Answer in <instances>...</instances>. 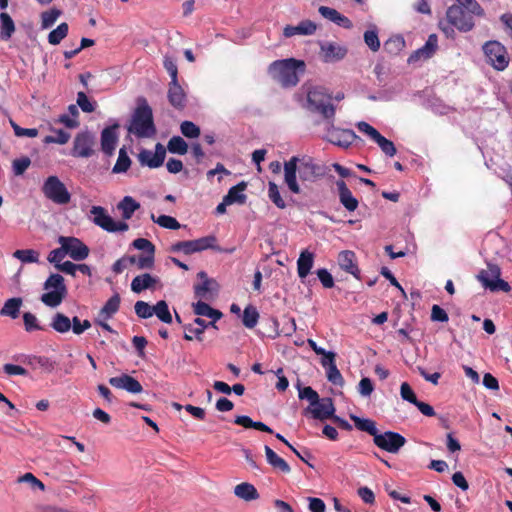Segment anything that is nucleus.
Listing matches in <instances>:
<instances>
[{"mask_svg":"<svg viewBox=\"0 0 512 512\" xmlns=\"http://www.w3.org/2000/svg\"><path fill=\"white\" fill-rule=\"evenodd\" d=\"M151 219L154 223L158 224L162 228L177 230L181 228V224L176 218L169 215H160L155 218L154 214H151Z\"/></svg>","mask_w":512,"mask_h":512,"instance_id":"nucleus-50","label":"nucleus"},{"mask_svg":"<svg viewBox=\"0 0 512 512\" xmlns=\"http://www.w3.org/2000/svg\"><path fill=\"white\" fill-rule=\"evenodd\" d=\"M128 131L138 138H150L157 132L153 110L144 96L136 98V107L132 113Z\"/></svg>","mask_w":512,"mask_h":512,"instance_id":"nucleus-3","label":"nucleus"},{"mask_svg":"<svg viewBox=\"0 0 512 512\" xmlns=\"http://www.w3.org/2000/svg\"><path fill=\"white\" fill-rule=\"evenodd\" d=\"M326 376L327 380L334 385L342 386L344 384L343 376L336 364L326 368Z\"/></svg>","mask_w":512,"mask_h":512,"instance_id":"nucleus-60","label":"nucleus"},{"mask_svg":"<svg viewBox=\"0 0 512 512\" xmlns=\"http://www.w3.org/2000/svg\"><path fill=\"white\" fill-rule=\"evenodd\" d=\"M188 149V143L178 135L172 136L167 144V150L172 154L185 155Z\"/></svg>","mask_w":512,"mask_h":512,"instance_id":"nucleus-41","label":"nucleus"},{"mask_svg":"<svg viewBox=\"0 0 512 512\" xmlns=\"http://www.w3.org/2000/svg\"><path fill=\"white\" fill-rule=\"evenodd\" d=\"M180 131L183 136L189 139L198 138L201 134L200 127L189 120H185L180 124Z\"/></svg>","mask_w":512,"mask_h":512,"instance_id":"nucleus-51","label":"nucleus"},{"mask_svg":"<svg viewBox=\"0 0 512 512\" xmlns=\"http://www.w3.org/2000/svg\"><path fill=\"white\" fill-rule=\"evenodd\" d=\"M120 125L118 122H114L112 125L105 127L101 131L100 142L101 150L107 156L114 154L117 142H118V129Z\"/></svg>","mask_w":512,"mask_h":512,"instance_id":"nucleus-18","label":"nucleus"},{"mask_svg":"<svg viewBox=\"0 0 512 512\" xmlns=\"http://www.w3.org/2000/svg\"><path fill=\"white\" fill-rule=\"evenodd\" d=\"M31 165V159L28 156H22L13 160L12 171L15 176H21Z\"/></svg>","mask_w":512,"mask_h":512,"instance_id":"nucleus-56","label":"nucleus"},{"mask_svg":"<svg viewBox=\"0 0 512 512\" xmlns=\"http://www.w3.org/2000/svg\"><path fill=\"white\" fill-rule=\"evenodd\" d=\"M306 64L303 60L287 58L276 60L269 66V73L283 87H294L299 82V73H304Z\"/></svg>","mask_w":512,"mask_h":512,"instance_id":"nucleus-4","label":"nucleus"},{"mask_svg":"<svg viewBox=\"0 0 512 512\" xmlns=\"http://www.w3.org/2000/svg\"><path fill=\"white\" fill-rule=\"evenodd\" d=\"M359 139L358 135L352 129H341L332 126L328 129L326 140L338 147L347 149L353 142Z\"/></svg>","mask_w":512,"mask_h":512,"instance_id":"nucleus-17","label":"nucleus"},{"mask_svg":"<svg viewBox=\"0 0 512 512\" xmlns=\"http://www.w3.org/2000/svg\"><path fill=\"white\" fill-rule=\"evenodd\" d=\"M297 172L303 183H314L325 176L326 167L316 164L314 159L307 155L302 158L292 156L288 161H285L284 182L288 189L294 194H299L301 192L300 186L297 182Z\"/></svg>","mask_w":512,"mask_h":512,"instance_id":"nucleus-1","label":"nucleus"},{"mask_svg":"<svg viewBox=\"0 0 512 512\" xmlns=\"http://www.w3.org/2000/svg\"><path fill=\"white\" fill-rule=\"evenodd\" d=\"M406 46L401 34L392 35L384 42V50L390 55H398Z\"/></svg>","mask_w":512,"mask_h":512,"instance_id":"nucleus-35","label":"nucleus"},{"mask_svg":"<svg viewBox=\"0 0 512 512\" xmlns=\"http://www.w3.org/2000/svg\"><path fill=\"white\" fill-rule=\"evenodd\" d=\"M42 192L46 198L59 205H66L71 201V193L56 175L45 179Z\"/></svg>","mask_w":512,"mask_h":512,"instance_id":"nucleus-9","label":"nucleus"},{"mask_svg":"<svg viewBox=\"0 0 512 512\" xmlns=\"http://www.w3.org/2000/svg\"><path fill=\"white\" fill-rule=\"evenodd\" d=\"M234 494L236 497L244 500V501H253L260 497L255 486L248 482H242L235 486Z\"/></svg>","mask_w":512,"mask_h":512,"instance_id":"nucleus-32","label":"nucleus"},{"mask_svg":"<svg viewBox=\"0 0 512 512\" xmlns=\"http://www.w3.org/2000/svg\"><path fill=\"white\" fill-rule=\"evenodd\" d=\"M316 275L321 282L323 288L330 289L335 286L333 275L326 268H319L316 270Z\"/></svg>","mask_w":512,"mask_h":512,"instance_id":"nucleus-57","label":"nucleus"},{"mask_svg":"<svg viewBox=\"0 0 512 512\" xmlns=\"http://www.w3.org/2000/svg\"><path fill=\"white\" fill-rule=\"evenodd\" d=\"M108 382L111 386L126 390L132 394H139L143 391L141 383L129 374H122L120 376L111 377Z\"/></svg>","mask_w":512,"mask_h":512,"instance_id":"nucleus-20","label":"nucleus"},{"mask_svg":"<svg viewBox=\"0 0 512 512\" xmlns=\"http://www.w3.org/2000/svg\"><path fill=\"white\" fill-rule=\"evenodd\" d=\"M23 322L25 326V330L27 332H32L36 330H42L43 328L39 325L38 320L34 314L31 312L23 313Z\"/></svg>","mask_w":512,"mask_h":512,"instance_id":"nucleus-64","label":"nucleus"},{"mask_svg":"<svg viewBox=\"0 0 512 512\" xmlns=\"http://www.w3.org/2000/svg\"><path fill=\"white\" fill-rule=\"evenodd\" d=\"M39 252L34 249H18L13 253V257L20 260L22 263H38Z\"/></svg>","mask_w":512,"mask_h":512,"instance_id":"nucleus-46","label":"nucleus"},{"mask_svg":"<svg viewBox=\"0 0 512 512\" xmlns=\"http://www.w3.org/2000/svg\"><path fill=\"white\" fill-rule=\"evenodd\" d=\"M50 326L58 333L64 334L71 329V319L63 313L57 312L50 323Z\"/></svg>","mask_w":512,"mask_h":512,"instance_id":"nucleus-39","label":"nucleus"},{"mask_svg":"<svg viewBox=\"0 0 512 512\" xmlns=\"http://www.w3.org/2000/svg\"><path fill=\"white\" fill-rule=\"evenodd\" d=\"M0 24H1V38L3 40H9L15 32V23L12 17L6 13H0Z\"/></svg>","mask_w":512,"mask_h":512,"instance_id":"nucleus-40","label":"nucleus"},{"mask_svg":"<svg viewBox=\"0 0 512 512\" xmlns=\"http://www.w3.org/2000/svg\"><path fill=\"white\" fill-rule=\"evenodd\" d=\"M121 297L119 293L115 292L103 305L98 313V317L108 320L119 311Z\"/></svg>","mask_w":512,"mask_h":512,"instance_id":"nucleus-30","label":"nucleus"},{"mask_svg":"<svg viewBox=\"0 0 512 512\" xmlns=\"http://www.w3.org/2000/svg\"><path fill=\"white\" fill-rule=\"evenodd\" d=\"M61 15V10L57 8H52L48 11H44L41 13V27L42 29L50 28Z\"/></svg>","mask_w":512,"mask_h":512,"instance_id":"nucleus-54","label":"nucleus"},{"mask_svg":"<svg viewBox=\"0 0 512 512\" xmlns=\"http://www.w3.org/2000/svg\"><path fill=\"white\" fill-rule=\"evenodd\" d=\"M373 443L386 452L396 454L406 444V438L398 432L385 431L377 434Z\"/></svg>","mask_w":512,"mask_h":512,"instance_id":"nucleus-13","label":"nucleus"},{"mask_svg":"<svg viewBox=\"0 0 512 512\" xmlns=\"http://www.w3.org/2000/svg\"><path fill=\"white\" fill-rule=\"evenodd\" d=\"M197 278L201 282L194 285L195 297L205 300L213 299L219 290L218 282L214 278H209L205 271L198 272Z\"/></svg>","mask_w":512,"mask_h":512,"instance_id":"nucleus-16","label":"nucleus"},{"mask_svg":"<svg viewBox=\"0 0 512 512\" xmlns=\"http://www.w3.org/2000/svg\"><path fill=\"white\" fill-rule=\"evenodd\" d=\"M159 282V277L150 273H143L133 278L131 282V290L136 294H140L145 290L154 289Z\"/></svg>","mask_w":512,"mask_h":512,"instance_id":"nucleus-23","label":"nucleus"},{"mask_svg":"<svg viewBox=\"0 0 512 512\" xmlns=\"http://www.w3.org/2000/svg\"><path fill=\"white\" fill-rule=\"evenodd\" d=\"M76 103L84 113H92L97 108V102L90 99L84 91L77 93Z\"/></svg>","mask_w":512,"mask_h":512,"instance_id":"nucleus-48","label":"nucleus"},{"mask_svg":"<svg viewBox=\"0 0 512 512\" xmlns=\"http://www.w3.org/2000/svg\"><path fill=\"white\" fill-rule=\"evenodd\" d=\"M483 52L494 69L503 71L509 64V56L503 44L497 40L487 41L483 45Z\"/></svg>","mask_w":512,"mask_h":512,"instance_id":"nucleus-10","label":"nucleus"},{"mask_svg":"<svg viewBox=\"0 0 512 512\" xmlns=\"http://www.w3.org/2000/svg\"><path fill=\"white\" fill-rule=\"evenodd\" d=\"M296 388L300 400H307L309 405L317 404L320 396L311 386L302 387L300 380L297 381Z\"/></svg>","mask_w":512,"mask_h":512,"instance_id":"nucleus-42","label":"nucleus"},{"mask_svg":"<svg viewBox=\"0 0 512 512\" xmlns=\"http://www.w3.org/2000/svg\"><path fill=\"white\" fill-rule=\"evenodd\" d=\"M351 420L354 422L355 427L362 432H366L375 439L379 433L376 422L370 418H363L354 414L350 415Z\"/></svg>","mask_w":512,"mask_h":512,"instance_id":"nucleus-31","label":"nucleus"},{"mask_svg":"<svg viewBox=\"0 0 512 512\" xmlns=\"http://www.w3.org/2000/svg\"><path fill=\"white\" fill-rule=\"evenodd\" d=\"M332 95L323 86L311 87L307 92V102L312 110L318 112L326 120H333L335 116V106L329 103Z\"/></svg>","mask_w":512,"mask_h":512,"instance_id":"nucleus-6","label":"nucleus"},{"mask_svg":"<svg viewBox=\"0 0 512 512\" xmlns=\"http://www.w3.org/2000/svg\"><path fill=\"white\" fill-rule=\"evenodd\" d=\"M400 396L404 401L413 405L418 401V398L408 382H403L400 386Z\"/></svg>","mask_w":512,"mask_h":512,"instance_id":"nucleus-63","label":"nucleus"},{"mask_svg":"<svg viewBox=\"0 0 512 512\" xmlns=\"http://www.w3.org/2000/svg\"><path fill=\"white\" fill-rule=\"evenodd\" d=\"M337 260L342 270L353 275L356 279L361 280V271L357 264L355 252L343 250L338 254Z\"/></svg>","mask_w":512,"mask_h":512,"instance_id":"nucleus-21","label":"nucleus"},{"mask_svg":"<svg viewBox=\"0 0 512 512\" xmlns=\"http://www.w3.org/2000/svg\"><path fill=\"white\" fill-rule=\"evenodd\" d=\"M21 306L22 298H9L8 300L5 301L4 306L0 310V315L9 316L12 319H16L19 316Z\"/></svg>","mask_w":512,"mask_h":512,"instance_id":"nucleus-36","label":"nucleus"},{"mask_svg":"<svg viewBox=\"0 0 512 512\" xmlns=\"http://www.w3.org/2000/svg\"><path fill=\"white\" fill-rule=\"evenodd\" d=\"M43 293L40 300L48 307L55 308L59 306L68 294L64 277L59 273H51L43 284Z\"/></svg>","mask_w":512,"mask_h":512,"instance_id":"nucleus-5","label":"nucleus"},{"mask_svg":"<svg viewBox=\"0 0 512 512\" xmlns=\"http://www.w3.org/2000/svg\"><path fill=\"white\" fill-rule=\"evenodd\" d=\"M50 130L53 132H56V136L47 135L43 139V143H45V144L55 143V144L64 145L69 141V139L71 137L70 133L65 131L64 129H55L53 127H50Z\"/></svg>","mask_w":512,"mask_h":512,"instance_id":"nucleus-49","label":"nucleus"},{"mask_svg":"<svg viewBox=\"0 0 512 512\" xmlns=\"http://www.w3.org/2000/svg\"><path fill=\"white\" fill-rule=\"evenodd\" d=\"M58 243L67 249V255L74 261L85 260L89 256V247L74 236H59Z\"/></svg>","mask_w":512,"mask_h":512,"instance_id":"nucleus-15","label":"nucleus"},{"mask_svg":"<svg viewBox=\"0 0 512 512\" xmlns=\"http://www.w3.org/2000/svg\"><path fill=\"white\" fill-rule=\"evenodd\" d=\"M69 26L66 22L60 23L55 29L48 34V42L51 45H58L68 35Z\"/></svg>","mask_w":512,"mask_h":512,"instance_id":"nucleus-44","label":"nucleus"},{"mask_svg":"<svg viewBox=\"0 0 512 512\" xmlns=\"http://www.w3.org/2000/svg\"><path fill=\"white\" fill-rule=\"evenodd\" d=\"M131 164H132V160L127 153L126 147L123 146L119 150L118 159L112 168V173H114V174L126 173L129 170Z\"/></svg>","mask_w":512,"mask_h":512,"instance_id":"nucleus-38","label":"nucleus"},{"mask_svg":"<svg viewBox=\"0 0 512 512\" xmlns=\"http://www.w3.org/2000/svg\"><path fill=\"white\" fill-rule=\"evenodd\" d=\"M317 29L315 22L306 19L299 22L297 26L286 25L283 29V35L290 38L295 35H313Z\"/></svg>","mask_w":512,"mask_h":512,"instance_id":"nucleus-25","label":"nucleus"},{"mask_svg":"<svg viewBox=\"0 0 512 512\" xmlns=\"http://www.w3.org/2000/svg\"><path fill=\"white\" fill-rule=\"evenodd\" d=\"M476 277L482 286L491 292L511 290L509 283L501 278V269L497 264L488 263V271L481 270Z\"/></svg>","mask_w":512,"mask_h":512,"instance_id":"nucleus-8","label":"nucleus"},{"mask_svg":"<svg viewBox=\"0 0 512 512\" xmlns=\"http://www.w3.org/2000/svg\"><path fill=\"white\" fill-rule=\"evenodd\" d=\"M117 208L121 211L122 219L129 220L133 214L140 208V203L132 196H125L118 204Z\"/></svg>","mask_w":512,"mask_h":512,"instance_id":"nucleus-34","label":"nucleus"},{"mask_svg":"<svg viewBox=\"0 0 512 512\" xmlns=\"http://www.w3.org/2000/svg\"><path fill=\"white\" fill-rule=\"evenodd\" d=\"M248 183L246 181H240L236 185L232 186L224 198L230 205L239 204L243 205L247 201V195L244 191L247 189Z\"/></svg>","mask_w":512,"mask_h":512,"instance_id":"nucleus-28","label":"nucleus"},{"mask_svg":"<svg viewBox=\"0 0 512 512\" xmlns=\"http://www.w3.org/2000/svg\"><path fill=\"white\" fill-rule=\"evenodd\" d=\"M268 196L272 203L279 209L286 208V203L283 200L278 185L274 182L268 184Z\"/></svg>","mask_w":512,"mask_h":512,"instance_id":"nucleus-53","label":"nucleus"},{"mask_svg":"<svg viewBox=\"0 0 512 512\" xmlns=\"http://www.w3.org/2000/svg\"><path fill=\"white\" fill-rule=\"evenodd\" d=\"M374 389V382L369 377H362L358 383V392L363 397H370Z\"/></svg>","mask_w":512,"mask_h":512,"instance_id":"nucleus-62","label":"nucleus"},{"mask_svg":"<svg viewBox=\"0 0 512 512\" xmlns=\"http://www.w3.org/2000/svg\"><path fill=\"white\" fill-rule=\"evenodd\" d=\"M233 423L239 426L244 427L245 429H255L261 432H265L268 434H274V431L265 423L261 421H254L251 417L247 415H237L235 416Z\"/></svg>","mask_w":512,"mask_h":512,"instance_id":"nucleus-29","label":"nucleus"},{"mask_svg":"<svg viewBox=\"0 0 512 512\" xmlns=\"http://www.w3.org/2000/svg\"><path fill=\"white\" fill-rule=\"evenodd\" d=\"M193 323L198 327H193L192 324H182V327L185 331L183 339L186 341H192L193 337L190 334H193L195 338L201 342L203 341V334L205 329L211 327V325L201 317L194 318Z\"/></svg>","mask_w":512,"mask_h":512,"instance_id":"nucleus-24","label":"nucleus"},{"mask_svg":"<svg viewBox=\"0 0 512 512\" xmlns=\"http://www.w3.org/2000/svg\"><path fill=\"white\" fill-rule=\"evenodd\" d=\"M259 317L260 314L257 308L252 304H248L243 310L241 321L244 327L253 329L258 323Z\"/></svg>","mask_w":512,"mask_h":512,"instance_id":"nucleus-37","label":"nucleus"},{"mask_svg":"<svg viewBox=\"0 0 512 512\" xmlns=\"http://www.w3.org/2000/svg\"><path fill=\"white\" fill-rule=\"evenodd\" d=\"M138 161L141 164V166H147L151 169L159 168L163 164L159 159L156 157V155L147 149H142L138 154Z\"/></svg>","mask_w":512,"mask_h":512,"instance_id":"nucleus-43","label":"nucleus"},{"mask_svg":"<svg viewBox=\"0 0 512 512\" xmlns=\"http://www.w3.org/2000/svg\"><path fill=\"white\" fill-rule=\"evenodd\" d=\"M207 249L217 252L223 251L217 244V237L213 234L195 240L178 241L170 246L169 251L172 253L183 252L186 255H191Z\"/></svg>","mask_w":512,"mask_h":512,"instance_id":"nucleus-7","label":"nucleus"},{"mask_svg":"<svg viewBox=\"0 0 512 512\" xmlns=\"http://www.w3.org/2000/svg\"><path fill=\"white\" fill-rule=\"evenodd\" d=\"M267 327V337L270 339H276L281 335L280 323L275 316H270L265 324Z\"/></svg>","mask_w":512,"mask_h":512,"instance_id":"nucleus-59","label":"nucleus"},{"mask_svg":"<svg viewBox=\"0 0 512 512\" xmlns=\"http://www.w3.org/2000/svg\"><path fill=\"white\" fill-rule=\"evenodd\" d=\"M297 326L295 318L289 315L283 316V325L280 329L281 335L286 337L292 336L296 332Z\"/></svg>","mask_w":512,"mask_h":512,"instance_id":"nucleus-58","label":"nucleus"},{"mask_svg":"<svg viewBox=\"0 0 512 512\" xmlns=\"http://www.w3.org/2000/svg\"><path fill=\"white\" fill-rule=\"evenodd\" d=\"M95 144V136L85 130L76 134L70 154L77 158H89L94 154L92 146Z\"/></svg>","mask_w":512,"mask_h":512,"instance_id":"nucleus-14","label":"nucleus"},{"mask_svg":"<svg viewBox=\"0 0 512 512\" xmlns=\"http://www.w3.org/2000/svg\"><path fill=\"white\" fill-rule=\"evenodd\" d=\"M155 311L154 314L157 316V318L166 324H171L173 321L172 315L169 310L168 303L165 300H159L154 305Z\"/></svg>","mask_w":512,"mask_h":512,"instance_id":"nucleus-47","label":"nucleus"},{"mask_svg":"<svg viewBox=\"0 0 512 512\" xmlns=\"http://www.w3.org/2000/svg\"><path fill=\"white\" fill-rule=\"evenodd\" d=\"M365 44L373 52H377L380 49V40L378 36V28L376 25H372L370 29L366 30L363 35Z\"/></svg>","mask_w":512,"mask_h":512,"instance_id":"nucleus-45","label":"nucleus"},{"mask_svg":"<svg viewBox=\"0 0 512 512\" xmlns=\"http://www.w3.org/2000/svg\"><path fill=\"white\" fill-rule=\"evenodd\" d=\"M134 310L140 319H148L154 315L155 308L154 305L138 300L134 305Z\"/></svg>","mask_w":512,"mask_h":512,"instance_id":"nucleus-52","label":"nucleus"},{"mask_svg":"<svg viewBox=\"0 0 512 512\" xmlns=\"http://www.w3.org/2000/svg\"><path fill=\"white\" fill-rule=\"evenodd\" d=\"M336 412V407L334 405L333 399L331 397L319 398L317 404L308 405L306 408L302 410V415L304 417H312L313 419L325 421L330 420L334 413Z\"/></svg>","mask_w":512,"mask_h":512,"instance_id":"nucleus-12","label":"nucleus"},{"mask_svg":"<svg viewBox=\"0 0 512 512\" xmlns=\"http://www.w3.org/2000/svg\"><path fill=\"white\" fill-rule=\"evenodd\" d=\"M90 213L94 216V224L109 233L125 232L129 229L125 221H115L102 206H92Z\"/></svg>","mask_w":512,"mask_h":512,"instance_id":"nucleus-11","label":"nucleus"},{"mask_svg":"<svg viewBox=\"0 0 512 512\" xmlns=\"http://www.w3.org/2000/svg\"><path fill=\"white\" fill-rule=\"evenodd\" d=\"M321 51L323 52V61L326 63L340 61L348 53L345 46H339L331 42L321 44Z\"/></svg>","mask_w":512,"mask_h":512,"instance_id":"nucleus-26","label":"nucleus"},{"mask_svg":"<svg viewBox=\"0 0 512 512\" xmlns=\"http://www.w3.org/2000/svg\"><path fill=\"white\" fill-rule=\"evenodd\" d=\"M167 99L169 104L176 110L182 111L187 106V94L177 81H170L168 85Z\"/></svg>","mask_w":512,"mask_h":512,"instance_id":"nucleus-19","label":"nucleus"},{"mask_svg":"<svg viewBox=\"0 0 512 512\" xmlns=\"http://www.w3.org/2000/svg\"><path fill=\"white\" fill-rule=\"evenodd\" d=\"M336 187H337V193H338L340 204L348 212H354L359 206V201L352 194V192L348 188L346 182L343 179H339L336 181Z\"/></svg>","mask_w":512,"mask_h":512,"instance_id":"nucleus-22","label":"nucleus"},{"mask_svg":"<svg viewBox=\"0 0 512 512\" xmlns=\"http://www.w3.org/2000/svg\"><path fill=\"white\" fill-rule=\"evenodd\" d=\"M131 246L137 250L143 251L146 253H155L156 248L155 245L146 238H137L133 240Z\"/></svg>","mask_w":512,"mask_h":512,"instance_id":"nucleus-61","label":"nucleus"},{"mask_svg":"<svg viewBox=\"0 0 512 512\" xmlns=\"http://www.w3.org/2000/svg\"><path fill=\"white\" fill-rule=\"evenodd\" d=\"M315 254L308 249L301 251L297 260V273L298 277L304 282V279L311 273L314 265Z\"/></svg>","mask_w":512,"mask_h":512,"instance_id":"nucleus-27","label":"nucleus"},{"mask_svg":"<svg viewBox=\"0 0 512 512\" xmlns=\"http://www.w3.org/2000/svg\"><path fill=\"white\" fill-rule=\"evenodd\" d=\"M265 455L267 462L274 468L283 473H289L291 468L289 464L281 458L273 449H271L268 445L264 446Z\"/></svg>","mask_w":512,"mask_h":512,"instance_id":"nucleus-33","label":"nucleus"},{"mask_svg":"<svg viewBox=\"0 0 512 512\" xmlns=\"http://www.w3.org/2000/svg\"><path fill=\"white\" fill-rule=\"evenodd\" d=\"M473 15L485 16L484 9L476 0H466L464 5L453 4L446 11L448 23L463 33L473 30L475 26Z\"/></svg>","mask_w":512,"mask_h":512,"instance_id":"nucleus-2","label":"nucleus"},{"mask_svg":"<svg viewBox=\"0 0 512 512\" xmlns=\"http://www.w3.org/2000/svg\"><path fill=\"white\" fill-rule=\"evenodd\" d=\"M383 151V153L389 157H393L397 153V149L393 141L385 138L381 133L374 140Z\"/></svg>","mask_w":512,"mask_h":512,"instance_id":"nucleus-55","label":"nucleus"}]
</instances>
